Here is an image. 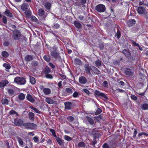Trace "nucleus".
Returning <instances> with one entry per match:
<instances>
[{"label":"nucleus","instance_id":"nucleus-60","mask_svg":"<svg viewBox=\"0 0 148 148\" xmlns=\"http://www.w3.org/2000/svg\"><path fill=\"white\" fill-rule=\"evenodd\" d=\"M49 66H51L52 69H54L55 68V66L52 63L50 62L48 64Z\"/></svg>","mask_w":148,"mask_h":148},{"label":"nucleus","instance_id":"nucleus-5","mask_svg":"<svg viewBox=\"0 0 148 148\" xmlns=\"http://www.w3.org/2000/svg\"><path fill=\"white\" fill-rule=\"evenodd\" d=\"M94 93L96 97H102L104 99H107L106 96L104 93L101 92L99 91L96 90L94 92Z\"/></svg>","mask_w":148,"mask_h":148},{"label":"nucleus","instance_id":"nucleus-47","mask_svg":"<svg viewBox=\"0 0 148 148\" xmlns=\"http://www.w3.org/2000/svg\"><path fill=\"white\" fill-rule=\"evenodd\" d=\"M45 77L49 79H52L53 78L52 75L49 74H45Z\"/></svg>","mask_w":148,"mask_h":148},{"label":"nucleus","instance_id":"nucleus-64","mask_svg":"<svg viewBox=\"0 0 148 148\" xmlns=\"http://www.w3.org/2000/svg\"><path fill=\"white\" fill-rule=\"evenodd\" d=\"M79 20H82L84 18V17L82 16H79L77 18Z\"/></svg>","mask_w":148,"mask_h":148},{"label":"nucleus","instance_id":"nucleus-39","mask_svg":"<svg viewBox=\"0 0 148 148\" xmlns=\"http://www.w3.org/2000/svg\"><path fill=\"white\" fill-rule=\"evenodd\" d=\"M25 13L26 16L27 17H30L31 15V11L29 10H26Z\"/></svg>","mask_w":148,"mask_h":148},{"label":"nucleus","instance_id":"nucleus-58","mask_svg":"<svg viewBox=\"0 0 148 148\" xmlns=\"http://www.w3.org/2000/svg\"><path fill=\"white\" fill-rule=\"evenodd\" d=\"M83 91H84L85 93H86L87 95H89L90 94V92L88 90L86 89H84L83 90Z\"/></svg>","mask_w":148,"mask_h":148},{"label":"nucleus","instance_id":"nucleus-17","mask_svg":"<svg viewBox=\"0 0 148 148\" xmlns=\"http://www.w3.org/2000/svg\"><path fill=\"white\" fill-rule=\"evenodd\" d=\"M26 99L27 100L31 103H33L35 102L34 99L32 97V96L29 94H27V95Z\"/></svg>","mask_w":148,"mask_h":148},{"label":"nucleus","instance_id":"nucleus-2","mask_svg":"<svg viewBox=\"0 0 148 148\" xmlns=\"http://www.w3.org/2000/svg\"><path fill=\"white\" fill-rule=\"evenodd\" d=\"M23 126L27 129H34L36 127V125L34 123H24Z\"/></svg>","mask_w":148,"mask_h":148},{"label":"nucleus","instance_id":"nucleus-43","mask_svg":"<svg viewBox=\"0 0 148 148\" xmlns=\"http://www.w3.org/2000/svg\"><path fill=\"white\" fill-rule=\"evenodd\" d=\"M51 71L50 69L48 66H47L45 69V74H49Z\"/></svg>","mask_w":148,"mask_h":148},{"label":"nucleus","instance_id":"nucleus-32","mask_svg":"<svg viewBox=\"0 0 148 148\" xmlns=\"http://www.w3.org/2000/svg\"><path fill=\"white\" fill-rule=\"evenodd\" d=\"M76 64L79 65H81L82 64V62L79 59L76 58L74 60Z\"/></svg>","mask_w":148,"mask_h":148},{"label":"nucleus","instance_id":"nucleus-22","mask_svg":"<svg viewBox=\"0 0 148 148\" xmlns=\"http://www.w3.org/2000/svg\"><path fill=\"white\" fill-rule=\"evenodd\" d=\"M65 108L66 109L70 110L71 109V103L69 102H66L64 103Z\"/></svg>","mask_w":148,"mask_h":148},{"label":"nucleus","instance_id":"nucleus-26","mask_svg":"<svg viewBox=\"0 0 148 148\" xmlns=\"http://www.w3.org/2000/svg\"><path fill=\"white\" fill-rule=\"evenodd\" d=\"M28 115L29 119L30 120L32 121H33L34 120V114L33 113L29 112L28 114Z\"/></svg>","mask_w":148,"mask_h":148},{"label":"nucleus","instance_id":"nucleus-44","mask_svg":"<svg viewBox=\"0 0 148 148\" xmlns=\"http://www.w3.org/2000/svg\"><path fill=\"white\" fill-rule=\"evenodd\" d=\"M2 22L5 24H6L7 22V18L6 16H3L2 20Z\"/></svg>","mask_w":148,"mask_h":148},{"label":"nucleus","instance_id":"nucleus-49","mask_svg":"<svg viewBox=\"0 0 148 148\" xmlns=\"http://www.w3.org/2000/svg\"><path fill=\"white\" fill-rule=\"evenodd\" d=\"M102 112V110L101 109L99 108H98L97 109V111L95 112V114L96 115H97L99 114V113Z\"/></svg>","mask_w":148,"mask_h":148},{"label":"nucleus","instance_id":"nucleus-24","mask_svg":"<svg viewBox=\"0 0 148 148\" xmlns=\"http://www.w3.org/2000/svg\"><path fill=\"white\" fill-rule=\"evenodd\" d=\"M4 14L7 16L10 17H12V14L10 12V10L8 9H6L5 12H4Z\"/></svg>","mask_w":148,"mask_h":148},{"label":"nucleus","instance_id":"nucleus-25","mask_svg":"<svg viewBox=\"0 0 148 148\" xmlns=\"http://www.w3.org/2000/svg\"><path fill=\"white\" fill-rule=\"evenodd\" d=\"M74 24L76 28L78 29H79L82 27L81 23L77 21H75L74 22Z\"/></svg>","mask_w":148,"mask_h":148},{"label":"nucleus","instance_id":"nucleus-55","mask_svg":"<svg viewBox=\"0 0 148 148\" xmlns=\"http://www.w3.org/2000/svg\"><path fill=\"white\" fill-rule=\"evenodd\" d=\"M117 92H120L121 93H123L125 92V91L122 89H118L116 90Z\"/></svg>","mask_w":148,"mask_h":148},{"label":"nucleus","instance_id":"nucleus-6","mask_svg":"<svg viewBox=\"0 0 148 148\" xmlns=\"http://www.w3.org/2000/svg\"><path fill=\"white\" fill-rule=\"evenodd\" d=\"M21 36V34L20 32L18 30H16L14 32L12 38L14 40H18L20 41V39Z\"/></svg>","mask_w":148,"mask_h":148},{"label":"nucleus","instance_id":"nucleus-7","mask_svg":"<svg viewBox=\"0 0 148 148\" xmlns=\"http://www.w3.org/2000/svg\"><path fill=\"white\" fill-rule=\"evenodd\" d=\"M95 9L96 10L99 12H103L105 11L106 7L103 5L100 4L96 6Z\"/></svg>","mask_w":148,"mask_h":148},{"label":"nucleus","instance_id":"nucleus-11","mask_svg":"<svg viewBox=\"0 0 148 148\" xmlns=\"http://www.w3.org/2000/svg\"><path fill=\"white\" fill-rule=\"evenodd\" d=\"M84 70L86 73L89 74H91V70H92V67L89 66L88 64H86L84 65Z\"/></svg>","mask_w":148,"mask_h":148},{"label":"nucleus","instance_id":"nucleus-62","mask_svg":"<svg viewBox=\"0 0 148 148\" xmlns=\"http://www.w3.org/2000/svg\"><path fill=\"white\" fill-rule=\"evenodd\" d=\"M103 148H109V147L107 144L105 143L103 145Z\"/></svg>","mask_w":148,"mask_h":148},{"label":"nucleus","instance_id":"nucleus-29","mask_svg":"<svg viewBox=\"0 0 148 148\" xmlns=\"http://www.w3.org/2000/svg\"><path fill=\"white\" fill-rule=\"evenodd\" d=\"M18 97L19 99L21 100H23L25 99V96L23 93H21L18 95Z\"/></svg>","mask_w":148,"mask_h":148},{"label":"nucleus","instance_id":"nucleus-23","mask_svg":"<svg viewBox=\"0 0 148 148\" xmlns=\"http://www.w3.org/2000/svg\"><path fill=\"white\" fill-rule=\"evenodd\" d=\"M2 56L5 58H6L9 57V53L6 51H2L1 53Z\"/></svg>","mask_w":148,"mask_h":148},{"label":"nucleus","instance_id":"nucleus-34","mask_svg":"<svg viewBox=\"0 0 148 148\" xmlns=\"http://www.w3.org/2000/svg\"><path fill=\"white\" fill-rule=\"evenodd\" d=\"M43 58L47 62H49L50 61V57L49 55H46L44 56Z\"/></svg>","mask_w":148,"mask_h":148},{"label":"nucleus","instance_id":"nucleus-4","mask_svg":"<svg viewBox=\"0 0 148 148\" xmlns=\"http://www.w3.org/2000/svg\"><path fill=\"white\" fill-rule=\"evenodd\" d=\"M17 88L13 85H12L10 88L7 89V92L10 96L15 95V92Z\"/></svg>","mask_w":148,"mask_h":148},{"label":"nucleus","instance_id":"nucleus-27","mask_svg":"<svg viewBox=\"0 0 148 148\" xmlns=\"http://www.w3.org/2000/svg\"><path fill=\"white\" fill-rule=\"evenodd\" d=\"M45 101L49 104H52L55 103V101L49 97H47Z\"/></svg>","mask_w":148,"mask_h":148},{"label":"nucleus","instance_id":"nucleus-20","mask_svg":"<svg viewBox=\"0 0 148 148\" xmlns=\"http://www.w3.org/2000/svg\"><path fill=\"white\" fill-rule=\"evenodd\" d=\"M125 74L129 76H132L133 74V72L130 69H127L125 70Z\"/></svg>","mask_w":148,"mask_h":148},{"label":"nucleus","instance_id":"nucleus-61","mask_svg":"<svg viewBox=\"0 0 148 148\" xmlns=\"http://www.w3.org/2000/svg\"><path fill=\"white\" fill-rule=\"evenodd\" d=\"M29 108L31 109L32 110H34L35 112L37 113V109L34 107L33 106H31L29 107Z\"/></svg>","mask_w":148,"mask_h":148},{"label":"nucleus","instance_id":"nucleus-42","mask_svg":"<svg viewBox=\"0 0 148 148\" xmlns=\"http://www.w3.org/2000/svg\"><path fill=\"white\" fill-rule=\"evenodd\" d=\"M66 92L69 94L72 93L73 92L72 90L70 88H66L65 89Z\"/></svg>","mask_w":148,"mask_h":148},{"label":"nucleus","instance_id":"nucleus-40","mask_svg":"<svg viewBox=\"0 0 148 148\" xmlns=\"http://www.w3.org/2000/svg\"><path fill=\"white\" fill-rule=\"evenodd\" d=\"M56 140L57 142L60 145H62L63 144V142L62 140L59 137H57L56 138Z\"/></svg>","mask_w":148,"mask_h":148},{"label":"nucleus","instance_id":"nucleus-50","mask_svg":"<svg viewBox=\"0 0 148 148\" xmlns=\"http://www.w3.org/2000/svg\"><path fill=\"white\" fill-rule=\"evenodd\" d=\"M9 42L7 41H5L3 43V45L4 47H7L9 45Z\"/></svg>","mask_w":148,"mask_h":148},{"label":"nucleus","instance_id":"nucleus-18","mask_svg":"<svg viewBox=\"0 0 148 148\" xmlns=\"http://www.w3.org/2000/svg\"><path fill=\"white\" fill-rule=\"evenodd\" d=\"M29 5L27 3H23L21 6V9L23 11H25L27 10L29 7Z\"/></svg>","mask_w":148,"mask_h":148},{"label":"nucleus","instance_id":"nucleus-8","mask_svg":"<svg viewBox=\"0 0 148 148\" xmlns=\"http://www.w3.org/2000/svg\"><path fill=\"white\" fill-rule=\"evenodd\" d=\"M14 124L16 126L21 127L23 126V121L19 119H14L13 122Z\"/></svg>","mask_w":148,"mask_h":148},{"label":"nucleus","instance_id":"nucleus-35","mask_svg":"<svg viewBox=\"0 0 148 148\" xmlns=\"http://www.w3.org/2000/svg\"><path fill=\"white\" fill-rule=\"evenodd\" d=\"M45 6L46 9L48 10H49L51 8V4L50 3L47 2L45 3Z\"/></svg>","mask_w":148,"mask_h":148},{"label":"nucleus","instance_id":"nucleus-31","mask_svg":"<svg viewBox=\"0 0 148 148\" xmlns=\"http://www.w3.org/2000/svg\"><path fill=\"white\" fill-rule=\"evenodd\" d=\"M1 102L3 105H8V104L9 101L6 98H4L1 100Z\"/></svg>","mask_w":148,"mask_h":148},{"label":"nucleus","instance_id":"nucleus-45","mask_svg":"<svg viewBox=\"0 0 148 148\" xmlns=\"http://www.w3.org/2000/svg\"><path fill=\"white\" fill-rule=\"evenodd\" d=\"M79 147H84L85 146V143L83 142H79L78 145Z\"/></svg>","mask_w":148,"mask_h":148},{"label":"nucleus","instance_id":"nucleus-51","mask_svg":"<svg viewBox=\"0 0 148 148\" xmlns=\"http://www.w3.org/2000/svg\"><path fill=\"white\" fill-rule=\"evenodd\" d=\"M67 120L70 121H73L74 120V118L71 116H69L67 118Z\"/></svg>","mask_w":148,"mask_h":148},{"label":"nucleus","instance_id":"nucleus-28","mask_svg":"<svg viewBox=\"0 0 148 148\" xmlns=\"http://www.w3.org/2000/svg\"><path fill=\"white\" fill-rule=\"evenodd\" d=\"M123 53L124 54L125 56L126 57H130L131 56V54L130 52L126 49H124L122 51Z\"/></svg>","mask_w":148,"mask_h":148},{"label":"nucleus","instance_id":"nucleus-36","mask_svg":"<svg viewBox=\"0 0 148 148\" xmlns=\"http://www.w3.org/2000/svg\"><path fill=\"white\" fill-rule=\"evenodd\" d=\"M3 67L7 69H9L11 68V66L9 64L4 63L3 64Z\"/></svg>","mask_w":148,"mask_h":148},{"label":"nucleus","instance_id":"nucleus-54","mask_svg":"<svg viewBox=\"0 0 148 148\" xmlns=\"http://www.w3.org/2000/svg\"><path fill=\"white\" fill-rule=\"evenodd\" d=\"M131 98L132 99L134 100H136L137 99V97L134 95H131Z\"/></svg>","mask_w":148,"mask_h":148},{"label":"nucleus","instance_id":"nucleus-33","mask_svg":"<svg viewBox=\"0 0 148 148\" xmlns=\"http://www.w3.org/2000/svg\"><path fill=\"white\" fill-rule=\"evenodd\" d=\"M15 114L16 116H18V114L15 111L13 110H11L9 112V114L10 115H12Z\"/></svg>","mask_w":148,"mask_h":148},{"label":"nucleus","instance_id":"nucleus-3","mask_svg":"<svg viewBox=\"0 0 148 148\" xmlns=\"http://www.w3.org/2000/svg\"><path fill=\"white\" fill-rule=\"evenodd\" d=\"M38 14L39 16L38 18L40 20H44L47 15V14L45 13L44 10L42 9H40L38 10Z\"/></svg>","mask_w":148,"mask_h":148},{"label":"nucleus","instance_id":"nucleus-1","mask_svg":"<svg viewBox=\"0 0 148 148\" xmlns=\"http://www.w3.org/2000/svg\"><path fill=\"white\" fill-rule=\"evenodd\" d=\"M14 82L18 84L24 85L26 83V80L23 77H16L14 79Z\"/></svg>","mask_w":148,"mask_h":148},{"label":"nucleus","instance_id":"nucleus-57","mask_svg":"<svg viewBox=\"0 0 148 148\" xmlns=\"http://www.w3.org/2000/svg\"><path fill=\"white\" fill-rule=\"evenodd\" d=\"M46 141L47 142V143L49 145H51L52 143V141L51 140L49 139H47V140H46Z\"/></svg>","mask_w":148,"mask_h":148},{"label":"nucleus","instance_id":"nucleus-13","mask_svg":"<svg viewBox=\"0 0 148 148\" xmlns=\"http://www.w3.org/2000/svg\"><path fill=\"white\" fill-rule=\"evenodd\" d=\"M9 83V82L7 80H3L1 82H0V88L4 87Z\"/></svg>","mask_w":148,"mask_h":148},{"label":"nucleus","instance_id":"nucleus-48","mask_svg":"<svg viewBox=\"0 0 148 148\" xmlns=\"http://www.w3.org/2000/svg\"><path fill=\"white\" fill-rule=\"evenodd\" d=\"M31 65L32 66L34 67L37 66V62L36 61H33L31 63Z\"/></svg>","mask_w":148,"mask_h":148},{"label":"nucleus","instance_id":"nucleus-38","mask_svg":"<svg viewBox=\"0 0 148 148\" xmlns=\"http://www.w3.org/2000/svg\"><path fill=\"white\" fill-rule=\"evenodd\" d=\"M17 141L20 145H21L23 144V142L22 139L20 137H18L17 138Z\"/></svg>","mask_w":148,"mask_h":148},{"label":"nucleus","instance_id":"nucleus-14","mask_svg":"<svg viewBox=\"0 0 148 148\" xmlns=\"http://www.w3.org/2000/svg\"><path fill=\"white\" fill-rule=\"evenodd\" d=\"M92 67V70L94 72V73L96 74L99 75L101 74V72L95 67L91 66Z\"/></svg>","mask_w":148,"mask_h":148},{"label":"nucleus","instance_id":"nucleus-46","mask_svg":"<svg viewBox=\"0 0 148 148\" xmlns=\"http://www.w3.org/2000/svg\"><path fill=\"white\" fill-rule=\"evenodd\" d=\"M64 138L67 141H70L72 140L71 137L67 135H65Z\"/></svg>","mask_w":148,"mask_h":148},{"label":"nucleus","instance_id":"nucleus-21","mask_svg":"<svg viewBox=\"0 0 148 148\" xmlns=\"http://www.w3.org/2000/svg\"><path fill=\"white\" fill-rule=\"evenodd\" d=\"M43 90L44 93L46 95L50 94L51 92V90L48 88H44Z\"/></svg>","mask_w":148,"mask_h":148},{"label":"nucleus","instance_id":"nucleus-59","mask_svg":"<svg viewBox=\"0 0 148 148\" xmlns=\"http://www.w3.org/2000/svg\"><path fill=\"white\" fill-rule=\"evenodd\" d=\"M50 131L51 132L53 136H54L56 137V135L55 132V131L54 130L51 129Z\"/></svg>","mask_w":148,"mask_h":148},{"label":"nucleus","instance_id":"nucleus-15","mask_svg":"<svg viewBox=\"0 0 148 148\" xmlns=\"http://www.w3.org/2000/svg\"><path fill=\"white\" fill-rule=\"evenodd\" d=\"M34 58L33 56L29 55H27L25 57V60L27 62L33 60Z\"/></svg>","mask_w":148,"mask_h":148},{"label":"nucleus","instance_id":"nucleus-37","mask_svg":"<svg viewBox=\"0 0 148 148\" xmlns=\"http://www.w3.org/2000/svg\"><path fill=\"white\" fill-rule=\"evenodd\" d=\"M30 82L32 84H34L36 83V80L35 78L32 76H30Z\"/></svg>","mask_w":148,"mask_h":148},{"label":"nucleus","instance_id":"nucleus-19","mask_svg":"<svg viewBox=\"0 0 148 148\" xmlns=\"http://www.w3.org/2000/svg\"><path fill=\"white\" fill-rule=\"evenodd\" d=\"M87 82V79L86 78L83 76L81 77L79 79V82L82 84H86Z\"/></svg>","mask_w":148,"mask_h":148},{"label":"nucleus","instance_id":"nucleus-12","mask_svg":"<svg viewBox=\"0 0 148 148\" xmlns=\"http://www.w3.org/2000/svg\"><path fill=\"white\" fill-rule=\"evenodd\" d=\"M51 55L54 58H57L58 57L59 54L56 51L55 49H51Z\"/></svg>","mask_w":148,"mask_h":148},{"label":"nucleus","instance_id":"nucleus-52","mask_svg":"<svg viewBox=\"0 0 148 148\" xmlns=\"http://www.w3.org/2000/svg\"><path fill=\"white\" fill-rule=\"evenodd\" d=\"M78 93L77 92H75L73 94V97L75 98L77 97H78Z\"/></svg>","mask_w":148,"mask_h":148},{"label":"nucleus","instance_id":"nucleus-9","mask_svg":"<svg viewBox=\"0 0 148 148\" xmlns=\"http://www.w3.org/2000/svg\"><path fill=\"white\" fill-rule=\"evenodd\" d=\"M84 122L85 123H87V122L91 125H93L94 123V121L91 118L88 116H86L84 118Z\"/></svg>","mask_w":148,"mask_h":148},{"label":"nucleus","instance_id":"nucleus-16","mask_svg":"<svg viewBox=\"0 0 148 148\" xmlns=\"http://www.w3.org/2000/svg\"><path fill=\"white\" fill-rule=\"evenodd\" d=\"M136 21L134 19H130L127 22V25L129 27H131L133 26L135 23Z\"/></svg>","mask_w":148,"mask_h":148},{"label":"nucleus","instance_id":"nucleus-10","mask_svg":"<svg viewBox=\"0 0 148 148\" xmlns=\"http://www.w3.org/2000/svg\"><path fill=\"white\" fill-rule=\"evenodd\" d=\"M137 11L140 14H147L146 10L143 7H139L137 8Z\"/></svg>","mask_w":148,"mask_h":148},{"label":"nucleus","instance_id":"nucleus-30","mask_svg":"<svg viewBox=\"0 0 148 148\" xmlns=\"http://www.w3.org/2000/svg\"><path fill=\"white\" fill-rule=\"evenodd\" d=\"M95 63L96 66L99 68L101 66V62L100 60L98 59L95 61Z\"/></svg>","mask_w":148,"mask_h":148},{"label":"nucleus","instance_id":"nucleus-63","mask_svg":"<svg viewBox=\"0 0 148 148\" xmlns=\"http://www.w3.org/2000/svg\"><path fill=\"white\" fill-rule=\"evenodd\" d=\"M132 44L134 46H139V45L138 43H137L136 42L133 41Z\"/></svg>","mask_w":148,"mask_h":148},{"label":"nucleus","instance_id":"nucleus-53","mask_svg":"<svg viewBox=\"0 0 148 148\" xmlns=\"http://www.w3.org/2000/svg\"><path fill=\"white\" fill-rule=\"evenodd\" d=\"M121 34L120 32L119 31H118L117 33L116 34V36L117 38L119 39L121 36Z\"/></svg>","mask_w":148,"mask_h":148},{"label":"nucleus","instance_id":"nucleus-56","mask_svg":"<svg viewBox=\"0 0 148 148\" xmlns=\"http://www.w3.org/2000/svg\"><path fill=\"white\" fill-rule=\"evenodd\" d=\"M53 27L55 28L58 29L60 27V25L58 23H56L54 25Z\"/></svg>","mask_w":148,"mask_h":148},{"label":"nucleus","instance_id":"nucleus-41","mask_svg":"<svg viewBox=\"0 0 148 148\" xmlns=\"http://www.w3.org/2000/svg\"><path fill=\"white\" fill-rule=\"evenodd\" d=\"M142 108L144 110H146L148 108V104L145 103L142 105Z\"/></svg>","mask_w":148,"mask_h":148}]
</instances>
